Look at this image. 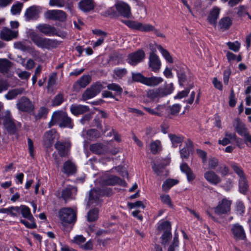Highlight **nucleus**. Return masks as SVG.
I'll return each instance as SVG.
<instances>
[{"mask_svg": "<svg viewBox=\"0 0 251 251\" xmlns=\"http://www.w3.org/2000/svg\"><path fill=\"white\" fill-rule=\"evenodd\" d=\"M56 124L60 127L73 128L74 126L71 118L68 117L65 112L62 110L56 111L52 113L48 127L50 128Z\"/></svg>", "mask_w": 251, "mask_h": 251, "instance_id": "f257e3e1", "label": "nucleus"}, {"mask_svg": "<svg viewBox=\"0 0 251 251\" xmlns=\"http://www.w3.org/2000/svg\"><path fill=\"white\" fill-rule=\"evenodd\" d=\"M29 37L36 46L41 49L50 50L56 48L60 44L56 40L42 37L35 32H30Z\"/></svg>", "mask_w": 251, "mask_h": 251, "instance_id": "f03ea898", "label": "nucleus"}, {"mask_svg": "<svg viewBox=\"0 0 251 251\" xmlns=\"http://www.w3.org/2000/svg\"><path fill=\"white\" fill-rule=\"evenodd\" d=\"M124 23L131 29L145 32L153 31L157 36L165 38V35L160 32L159 29L155 28L154 26L150 24H143L137 21L130 20L126 21Z\"/></svg>", "mask_w": 251, "mask_h": 251, "instance_id": "7ed1b4c3", "label": "nucleus"}, {"mask_svg": "<svg viewBox=\"0 0 251 251\" xmlns=\"http://www.w3.org/2000/svg\"><path fill=\"white\" fill-rule=\"evenodd\" d=\"M174 91L172 83L166 84L163 87L149 90L147 92V97L153 101H158L160 98L171 94Z\"/></svg>", "mask_w": 251, "mask_h": 251, "instance_id": "20e7f679", "label": "nucleus"}, {"mask_svg": "<svg viewBox=\"0 0 251 251\" xmlns=\"http://www.w3.org/2000/svg\"><path fill=\"white\" fill-rule=\"evenodd\" d=\"M60 220L64 224L74 223L76 219L75 212L71 208H63L59 211Z\"/></svg>", "mask_w": 251, "mask_h": 251, "instance_id": "39448f33", "label": "nucleus"}, {"mask_svg": "<svg viewBox=\"0 0 251 251\" xmlns=\"http://www.w3.org/2000/svg\"><path fill=\"white\" fill-rule=\"evenodd\" d=\"M111 194L112 190L110 188H106L100 190H91L89 193L88 205L90 206L94 203H97L100 196L106 195L109 196Z\"/></svg>", "mask_w": 251, "mask_h": 251, "instance_id": "423d86ee", "label": "nucleus"}, {"mask_svg": "<svg viewBox=\"0 0 251 251\" xmlns=\"http://www.w3.org/2000/svg\"><path fill=\"white\" fill-rule=\"evenodd\" d=\"M103 89V86L100 82H96L90 88L87 89L82 96L83 100L92 99L100 93Z\"/></svg>", "mask_w": 251, "mask_h": 251, "instance_id": "0eeeda50", "label": "nucleus"}, {"mask_svg": "<svg viewBox=\"0 0 251 251\" xmlns=\"http://www.w3.org/2000/svg\"><path fill=\"white\" fill-rule=\"evenodd\" d=\"M71 146L70 141H57L54 144V148L61 157H67L70 154Z\"/></svg>", "mask_w": 251, "mask_h": 251, "instance_id": "6e6552de", "label": "nucleus"}, {"mask_svg": "<svg viewBox=\"0 0 251 251\" xmlns=\"http://www.w3.org/2000/svg\"><path fill=\"white\" fill-rule=\"evenodd\" d=\"M117 11V16L120 15L125 18H128L131 15V8L129 5L123 1H118L114 4Z\"/></svg>", "mask_w": 251, "mask_h": 251, "instance_id": "1a4fd4ad", "label": "nucleus"}, {"mask_svg": "<svg viewBox=\"0 0 251 251\" xmlns=\"http://www.w3.org/2000/svg\"><path fill=\"white\" fill-rule=\"evenodd\" d=\"M230 232L233 238L236 240H244L246 238V233L242 226L238 223L229 226Z\"/></svg>", "mask_w": 251, "mask_h": 251, "instance_id": "9d476101", "label": "nucleus"}, {"mask_svg": "<svg viewBox=\"0 0 251 251\" xmlns=\"http://www.w3.org/2000/svg\"><path fill=\"white\" fill-rule=\"evenodd\" d=\"M59 138V134L55 129L47 131L43 136V144L46 148H49L53 144L54 139H58Z\"/></svg>", "mask_w": 251, "mask_h": 251, "instance_id": "9b49d317", "label": "nucleus"}, {"mask_svg": "<svg viewBox=\"0 0 251 251\" xmlns=\"http://www.w3.org/2000/svg\"><path fill=\"white\" fill-rule=\"evenodd\" d=\"M231 201L226 198L219 201L217 206L214 207V212L218 215L226 214L230 211Z\"/></svg>", "mask_w": 251, "mask_h": 251, "instance_id": "f8f14e48", "label": "nucleus"}, {"mask_svg": "<svg viewBox=\"0 0 251 251\" xmlns=\"http://www.w3.org/2000/svg\"><path fill=\"white\" fill-rule=\"evenodd\" d=\"M145 57V53L142 50H138L136 51L129 54L126 61L132 66H135L143 61Z\"/></svg>", "mask_w": 251, "mask_h": 251, "instance_id": "ddd939ff", "label": "nucleus"}, {"mask_svg": "<svg viewBox=\"0 0 251 251\" xmlns=\"http://www.w3.org/2000/svg\"><path fill=\"white\" fill-rule=\"evenodd\" d=\"M45 17L49 20L63 22L66 19V14L61 10H50L45 13Z\"/></svg>", "mask_w": 251, "mask_h": 251, "instance_id": "4468645a", "label": "nucleus"}, {"mask_svg": "<svg viewBox=\"0 0 251 251\" xmlns=\"http://www.w3.org/2000/svg\"><path fill=\"white\" fill-rule=\"evenodd\" d=\"M17 108L23 112H30L33 110L34 105L26 97H22L16 104Z\"/></svg>", "mask_w": 251, "mask_h": 251, "instance_id": "2eb2a0df", "label": "nucleus"}, {"mask_svg": "<svg viewBox=\"0 0 251 251\" xmlns=\"http://www.w3.org/2000/svg\"><path fill=\"white\" fill-rule=\"evenodd\" d=\"M3 125L7 131L11 134L15 133L17 129L21 127V124L20 123L17 124L14 123L12 120L9 113H8L4 117Z\"/></svg>", "mask_w": 251, "mask_h": 251, "instance_id": "dca6fc26", "label": "nucleus"}, {"mask_svg": "<svg viewBox=\"0 0 251 251\" xmlns=\"http://www.w3.org/2000/svg\"><path fill=\"white\" fill-rule=\"evenodd\" d=\"M149 65L151 71L154 72L158 71L160 68L161 61L154 51H152L150 54Z\"/></svg>", "mask_w": 251, "mask_h": 251, "instance_id": "f3484780", "label": "nucleus"}, {"mask_svg": "<svg viewBox=\"0 0 251 251\" xmlns=\"http://www.w3.org/2000/svg\"><path fill=\"white\" fill-rule=\"evenodd\" d=\"M76 166L72 161L68 160L63 164L62 172L67 176L75 174L76 172Z\"/></svg>", "mask_w": 251, "mask_h": 251, "instance_id": "a211bd4d", "label": "nucleus"}, {"mask_svg": "<svg viewBox=\"0 0 251 251\" xmlns=\"http://www.w3.org/2000/svg\"><path fill=\"white\" fill-rule=\"evenodd\" d=\"M233 126L235 131L242 136L244 137L248 133L245 125L238 118L234 120Z\"/></svg>", "mask_w": 251, "mask_h": 251, "instance_id": "6ab92c4d", "label": "nucleus"}, {"mask_svg": "<svg viewBox=\"0 0 251 251\" xmlns=\"http://www.w3.org/2000/svg\"><path fill=\"white\" fill-rule=\"evenodd\" d=\"M36 27L40 32L47 36L54 35L57 33L54 27L48 24H40Z\"/></svg>", "mask_w": 251, "mask_h": 251, "instance_id": "aec40b11", "label": "nucleus"}, {"mask_svg": "<svg viewBox=\"0 0 251 251\" xmlns=\"http://www.w3.org/2000/svg\"><path fill=\"white\" fill-rule=\"evenodd\" d=\"M91 80V77L89 75H83L74 84L73 88L75 90H77L80 88H85Z\"/></svg>", "mask_w": 251, "mask_h": 251, "instance_id": "412c9836", "label": "nucleus"}, {"mask_svg": "<svg viewBox=\"0 0 251 251\" xmlns=\"http://www.w3.org/2000/svg\"><path fill=\"white\" fill-rule=\"evenodd\" d=\"M180 169L181 172L186 176L188 182H191L196 178L195 175L186 163H182L180 165Z\"/></svg>", "mask_w": 251, "mask_h": 251, "instance_id": "4be33fe9", "label": "nucleus"}, {"mask_svg": "<svg viewBox=\"0 0 251 251\" xmlns=\"http://www.w3.org/2000/svg\"><path fill=\"white\" fill-rule=\"evenodd\" d=\"M239 139V138L237 137L236 135L234 133L226 132L225 133V137L222 140H219L218 143L223 146H226L232 141H235L238 143Z\"/></svg>", "mask_w": 251, "mask_h": 251, "instance_id": "5701e85b", "label": "nucleus"}, {"mask_svg": "<svg viewBox=\"0 0 251 251\" xmlns=\"http://www.w3.org/2000/svg\"><path fill=\"white\" fill-rule=\"evenodd\" d=\"M80 9L84 12H88L94 9L95 2L93 0H81L78 3Z\"/></svg>", "mask_w": 251, "mask_h": 251, "instance_id": "b1692460", "label": "nucleus"}, {"mask_svg": "<svg viewBox=\"0 0 251 251\" xmlns=\"http://www.w3.org/2000/svg\"><path fill=\"white\" fill-rule=\"evenodd\" d=\"M194 150L193 143L192 141L188 139L186 142L185 146L180 150V156L182 158H188L191 152Z\"/></svg>", "mask_w": 251, "mask_h": 251, "instance_id": "393cba45", "label": "nucleus"}, {"mask_svg": "<svg viewBox=\"0 0 251 251\" xmlns=\"http://www.w3.org/2000/svg\"><path fill=\"white\" fill-rule=\"evenodd\" d=\"M25 17L26 21L36 20L39 18V11L35 6H32L28 8L25 13Z\"/></svg>", "mask_w": 251, "mask_h": 251, "instance_id": "a878e982", "label": "nucleus"}, {"mask_svg": "<svg viewBox=\"0 0 251 251\" xmlns=\"http://www.w3.org/2000/svg\"><path fill=\"white\" fill-rule=\"evenodd\" d=\"M77 188L74 186H69L63 189L62 191L61 197L65 201L73 198V195H75Z\"/></svg>", "mask_w": 251, "mask_h": 251, "instance_id": "bb28decb", "label": "nucleus"}, {"mask_svg": "<svg viewBox=\"0 0 251 251\" xmlns=\"http://www.w3.org/2000/svg\"><path fill=\"white\" fill-rule=\"evenodd\" d=\"M220 9L217 7H214L211 10L207 17L208 22L210 25L216 26L217 20L220 14Z\"/></svg>", "mask_w": 251, "mask_h": 251, "instance_id": "cd10ccee", "label": "nucleus"}, {"mask_svg": "<svg viewBox=\"0 0 251 251\" xmlns=\"http://www.w3.org/2000/svg\"><path fill=\"white\" fill-rule=\"evenodd\" d=\"M205 179L210 183L217 185L221 181L220 177L213 171H207L204 174Z\"/></svg>", "mask_w": 251, "mask_h": 251, "instance_id": "c85d7f7f", "label": "nucleus"}, {"mask_svg": "<svg viewBox=\"0 0 251 251\" xmlns=\"http://www.w3.org/2000/svg\"><path fill=\"white\" fill-rule=\"evenodd\" d=\"M12 63L7 59H0V73L8 74L12 67Z\"/></svg>", "mask_w": 251, "mask_h": 251, "instance_id": "c756f323", "label": "nucleus"}, {"mask_svg": "<svg viewBox=\"0 0 251 251\" xmlns=\"http://www.w3.org/2000/svg\"><path fill=\"white\" fill-rule=\"evenodd\" d=\"M89 110L88 106L80 104H72L70 107L71 112L75 115L82 114L88 111Z\"/></svg>", "mask_w": 251, "mask_h": 251, "instance_id": "7c9ffc66", "label": "nucleus"}, {"mask_svg": "<svg viewBox=\"0 0 251 251\" xmlns=\"http://www.w3.org/2000/svg\"><path fill=\"white\" fill-rule=\"evenodd\" d=\"M17 33L7 28H4L1 31V38L6 41H9L15 38Z\"/></svg>", "mask_w": 251, "mask_h": 251, "instance_id": "2f4dec72", "label": "nucleus"}, {"mask_svg": "<svg viewBox=\"0 0 251 251\" xmlns=\"http://www.w3.org/2000/svg\"><path fill=\"white\" fill-rule=\"evenodd\" d=\"M163 79L161 77L152 76L150 77H145L144 84L148 86H155L162 83Z\"/></svg>", "mask_w": 251, "mask_h": 251, "instance_id": "473e14b6", "label": "nucleus"}, {"mask_svg": "<svg viewBox=\"0 0 251 251\" xmlns=\"http://www.w3.org/2000/svg\"><path fill=\"white\" fill-rule=\"evenodd\" d=\"M24 92V89L22 88L14 89L9 90L4 97L7 100L15 99L18 95H20Z\"/></svg>", "mask_w": 251, "mask_h": 251, "instance_id": "72a5a7b5", "label": "nucleus"}, {"mask_svg": "<svg viewBox=\"0 0 251 251\" xmlns=\"http://www.w3.org/2000/svg\"><path fill=\"white\" fill-rule=\"evenodd\" d=\"M231 25L232 20L228 17H223L219 22V26L222 31L228 29Z\"/></svg>", "mask_w": 251, "mask_h": 251, "instance_id": "f704fd0d", "label": "nucleus"}, {"mask_svg": "<svg viewBox=\"0 0 251 251\" xmlns=\"http://www.w3.org/2000/svg\"><path fill=\"white\" fill-rule=\"evenodd\" d=\"M20 213L24 218L27 219L29 221H33L32 216L30 208L25 205H20Z\"/></svg>", "mask_w": 251, "mask_h": 251, "instance_id": "c9c22d12", "label": "nucleus"}, {"mask_svg": "<svg viewBox=\"0 0 251 251\" xmlns=\"http://www.w3.org/2000/svg\"><path fill=\"white\" fill-rule=\"evenodd\" d=\"M90 150L96 154H101L104 152L105 147L102 144L96 143L91 145Z\"/></svg>", "mask_w": 251, "mask_h": 251, "instance_id": "e433bc0d", "label": "nucleus"}, {"mask_svg": "<svg viewBox=\"0 0 251 251\" xmlns=\"http://www.w3.org/2000/svg\"><path fill=\"white\" fill-rule=\"evenodd\" d=\"M248 184L246 178L242 177L239 180V191L240 193L245 194L248 189Z\"/></svg>", "mask_w": 251, "mask_h": 251, "instance_id": "4c0bfd02", "label": "nucleus"}, {"mask_svg": "<svg viewBox=\"0 0 251 251\" xmlns=\"http://www.w3.org/2000/svg\"><path fill=\"white\" fill-rule=\"evenodd\" d=\"M178 182V181L177 179H167L162 184V190L164 191L167 192L172 187L177 184Z\"/></svg>", "mask_w": 251, "mask_h": 251, "instance_id": "58836bf2", "label": "nucleus"}, {"mask_svg": "<svg viewBox=\"0 0 251 251\" xmlns=\"http://www.w3.org/2000/svg\"><path fill=\"white\" fill-rule=\"evenodd\" d=\"M100 15L105 17L114 18L117 17V13L114 5L109 7L105 11L101 12Z\"/></svg>", "mask_w": 251, "mask_h": 251, "instance_id": "ea45409f", "label": "nucleus"}, {"mask_svg": "<svg viewBox=\"0 0 251 251\" xmlns=\"http://www.w3.org/2000/svg\"><path fill=\"white\" fill-rule=\"evenodd\" d=\"M169 137L171 141L173 147L174 148L176 147L178 144L182 143L183 140L182 136L176 134H170Z\"/></svg>", "mask_w": 251, "mask_h": 251, "instance_id": "a19ab883", "label": "nucleus"}, {"mask_svg": "<svg viewBox=\"0 0 251 251\" xmlns=\"http://www.w3.org/2000/svg\"><path fill=\"white\" fill-rule=\"evenodd\" d=\"M151 152L155 154L161 150V143L159 140H155L151 143L150 145Z\"/></svg>", "mask_w": 251, "mask_h": 251, "instance_id": "79ce46f5", "label": "nucleus"}, {"mask_svg": "<svg viewBox=\"0 0 251 251\" xmlns=\"http://www.w3.org/2000/svg\"><path fill=\"white\" fill-rule=\"evenodd\" d=\"M14 46L15 49L20 50L23 51H29L32 50V48L30 47L24 41L17 42L14 43Z\"/></svg>", "mask_w": 251, "mask_h": 251, "instance_id": "37998d69", "label": "nucleus"}, {"mask_svg": "<svg viewBox=\"0 0 251 251\" xmlns=\"http://www.w3.org/2000/svg\"><path fill=\"white\" fill-rule=\"evenodd\" d=\"M122 180L116 176H111L105 180L104 183L107 185H115L122 183Z\"/></svg>", "mask_w": 251, "mask_h": 251, "instance_id": "c03bdc74", "label": "nucleus"}, {"mask_svg": "<svg viewBox=\"0 0 251 251\" xmlns=\"http://www.w3.org/2000/svg\"><path fill=\"white\" fill-rule=\"evenodd\" d=\"M86 138L89 140H93L100 137V133L95 129H91L86 131Z\"/></svg>", "mask_w": 251, "mask_h": 251, "instance_id": "a18cd8bd", "label": "nucleus"}, {"mask_svg": "<svg viewBox=\"0 0 251 251\" xmlns=\"http://www.w3.org/2000/svg\"><path fill=\"white\" fill-rule=\"evenodd\" d=\"M64 100V95L62 93L57 94L52 100V106H56L61 104Z\"/></svg>", "mask_w": 251, "mask_h": 251, "instance_id": "49530a36", "label": "nucleus"}, {"mask_svg": "<svg viewBox=\"0 0 251 251\" xmlns=\"http://www.w3.org/2000/svg\"><path fill=\"white\" fill-rule=\"evenodd\" d=\"M177 75L180 85H183V83L186 79L185 70L183 69L177 70Z\"/></svg>", "mask_w": 251, "mask_h": 251, "instance_id": "de8ad7c7", "label": "nucleus"}, {"mask_svg": "<svg viewBox=\"0 0 251 251\" xmlns=\"http://www.w3.org/2000/svg\"><path fill=\"white\" fill-rule=\"evenodd\" d=\"M158 49L160 50L162 56L168 62L171 63L173 62V60L171 55L166 50L163 48V47L161 46H158Z\"/></svg>", "mask_w": 251, "mask_h": 251, "instance_id": "09e8293b", "label": "nucleus"}, {"mask_svg": "<svg viewBox=\"0 0 251 251\" xmlns=\"http://www.w3.org/2000/svg\"><path fill=\"white\" fill-rule=\"evenodd\" d=\"M98 218V210L93 209L89 211L87 214V219L89 222H93Z\"/></svg>", "mask_w": 251, "mask_h": 251, "instance_id": "8fccbe9b", "label": "nucleus"}, {"mask_svg": "<svg viewBox=\"0 0 251 251\" xmlns=\"http://www.w3.org/2000/svg\"><path fill=\"white\" fill-rule=\"evenodd\" d=\"M158 229L160 231H171V223L168 221H165L162 222L158 226Z\"/></svg>", "mask_w": 251, "mask_h": 251, "instance_id": "3c124183", "label": "nucleus"}, {"mask_svg": "<svg viewBox=\"0 0 251 251\" xmlns=\"http://www.w3.org/2000/svg\"><path fill=\"white\" fill-rule=\"evenodd\" d=\"M48 110L45 107H41L38 111V113L35 115L36 119H40L42 118H45L48 114Z\"/></svg>", "mask_w": 251, "mask_h": 251, "instance_id": "603ef678", "label": "nucleus"}, {"mask_svg": "<svg viewBox=\"0 0 251 251\" xmlns=\"http://www.w3.org/2000/svg\"><path fill=\"white\" fill-rule=\"evenodd\" d=\"M127 72V70L125 68H116L114 70V74L119 78H122L125 76Z\"/></svg>", "mask_w": 251, "mask_h": 251, "instance_id": "864d4df0", "label": "nucleus"}, {"mask_svg": "<svg viewBox=\"0 0 251 251\" xmlns=\"http://www.w3.org/2000/svg\"><path fill=\"white\" fill-rule=\"evenodd\" d=\"M30 222L21 219L20 222L22 224L24 225L27 228L33 229L36 228L37 227V225L35 222V219L33 218V221H29Z\"/></svg>", "mask_w": 251, "mask_h": 251, "instance_id": "5fc2aeb1", "label": "nucleus"}, {"mask_svg": "<svg viewBox=\"0 0 251 251\" xmlns=\"http://www.w3.org/2000/svg\"><path fill=\"white\" fill-rule=\"evenodd\" d=\"M132 77L134 81L141 82L144 84L146 77L141 74L132 73Z\"/></svg>", "mask_w": 251, "mask_h": 251, "instance_id": "6e6d98bb", "label": "nucleus"}, {"mask_svg": "<svg viewBox=\"0 0 251 251\" xmlns=\"http://www.w3.org/2000/svg\"><path fill=\"white\" fill-rule=\"evenodd\" d=\"M231 167L234 172L237 174V175L239 176L240 178L242 177H245V175L243 172V170L241 167H240L239 166H238L235 163H233L231 165Z\"/></svg>", "mask_w": 251, "mask_h": 251, "instance_id": "4d7b16f0", "label": "nucleus"}, {"mask_svg": "<svg viewBox=\"0 0 251 251\" xmlns=\"http://www.w3.org/2000/svg\"><path fill=\"white\" fill-rule=\"evenodd\" d=\"M20 214V206H10V215L13 217H17Z\"/></svg>", "mask_w": 251, "mask_h": 251, "instance_id": "13d9d810", "label": "nucleus"}, {"mask_svg": "<svg viewBox=\"0 0 251 251\" xmlns=\"http://www.w3.org/2000/svg\"><path fill=\"white\" fill-rule=\"evenodd\" d=\"M181 105L179 104H175L170 106V113L172 115H176L179 112Z\"/></svg>", "mask_w": 251, "mask_h": 251, "instance_id": "bf43d9fd", "label": "nucleus"}, {"mask_svg": "<svg viewBox=\"0 0 251 251\" xmlns=\"http://www.w3.org/2000/svg\"><path fill=\"white\" fill-rule=\"evenodd\" d=\"M107 87L108 90L114 91L119 94H121L123 92V89L121 86L116 83L109 84Z\"/></svg>", "mask_w": 251, "mask_h": 251, "instance_id": "052dcab7", "label": "nucleus"}, {"mask_svg": "<svg viewBox=\"0 0 251 251\" xmlns=\"http://www.w3.org/2000/svg\"><path fill=\"white\" fill-rule=\"evenodd\" d=\"M65 1L64 0H50L49 5L50 6H56L58 7H62L65 5Z\"/></svg>", "mask_w": 251, "mask_h": 251, "instance_id": "680f3d73", "label": "nucleus"}, {"mask_svg": "<svg viewBox=\"0 0 251 251\" xmlns=\"http://www.w3.org/2000/svg\"><path fill=\"white\" fill-rule=\"evenodd\" d=\"M227 45L230 50L234 51V52H237L239 50L240 47V44L238 41H236L235 42H229L227 43Z\"/></svg>", "mask_w": 251, "mask_h": 251, "instance_id": "e2e57ef3", "label": "nucleus"}, {"mask_svg": "<svg viewBox=\"0 0 251 251\" xmlns=\"http://www.w3.org/2000/svg\"><path fill=\"white\" fill-rule=\"evenodd\" d=\"M161 201L164 204L168 205L170 207L173 206L170 197L168 195H162L160 196Z\"/></svg>", "mask_w": 251, "mask_h": 251, "instance_id": "0e129e2a", "label": "nucleus"}, {"mask_svg": "<svg viewBox=\"0 0 251 251\" xmlns=\"http://www.w3.org/2000/svg\"><path fill=\"white\" fill-rule=\"evenodd\" d=\"M9 83L6 80L0 78V93L8 90Z\"/></svg>", "mask_w": 251, "mask_h": 251, "instance_id": "69168bd1", "label": "nucleus"}, {"mask_svg": "<svg viewBox=\"0 0 251 251\" xmlns=\"http://www.w3.org/2000/svg\"><path fill=\"white\" fill-rule=\"evenodd\" d=\"M172 238V233L171 231H165L161 236L162 244H167Z\"/></svg>", "mask_w": 251, "mask_h": 251, "instance_id": "338daca9", "label": "nucleus"}, {"mask_svg": "<svg viewBox=\"0 0 251 251\" xmlns=\"http://www.w3.org/2000/svg\"><path fill=\"white\" fill-rule=\"evenodd\" d=\"M23 5L21 3L13 5L11 8V12L12 14L16 15L19 14L22 10Z\"/></svg>", "mask_w": 251, "mask_h": 251, "instance_id": "774afa93", "label": "nucleus"}]
</instances>
